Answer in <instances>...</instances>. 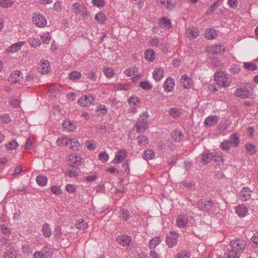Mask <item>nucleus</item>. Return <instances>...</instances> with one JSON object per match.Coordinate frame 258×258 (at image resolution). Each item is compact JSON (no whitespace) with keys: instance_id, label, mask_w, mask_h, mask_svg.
Segmentation results:
<instances>
[{"instance_id":"f257e3e1","label":"nucleus","mask_w":258,"mask_h":258,"mask_svg":"<svg viewBox=\"0 0 258 258\" xmlns=\"http://www.w3.org/2000/svg\"><path fill=\"white\" fill-rule=\"evenodd\" d=\"M149 114L147 111L143 112L140 116L136 124L135 127L136 131L138 133L144 132L148 127L147 119Z\"/></svg>"},{"instance_id":"f03ea898","label":"nucleus","mask_w":258,"mask_h":258,"mask_svg":"<svg viewBox=\"0 0 258 258\" xmlns=\"http://www.w3.org/2000/svg\"><path fill=\"white\" fill-rule=\"evenodd\" d=\"M214 78L215 81L219 86L226 87L230 85L231 80L227 78L223 72H216L214 74Z\"/></svg>"},{"instance_id":"7ed1b4c3","label":"nucleus","mask_w":258,"mask_h":258,"mask_svg":"<svg viewBox=\"0 0 258 258\" xmlns=\"http://www.w3.org/2000/svg\"><path fill=\"white\" fill-rule=\"evenodd\" d=\"M230 245L233 249V250L238 252H242L245 248L246 243L242 239L236 238L231 241Z\"/></svg>"},{"instance_id":"20e7f679","label":"nucleus","mask_w":258,"mask_h":258,"mask_svg":"<svg viewBox=\"0 0 258 258\" xmlns=\"http://www.w3.org/2000/svg\"><path fill=\"white\" fill-rule=\"evenodd\" d=\"M196 206L199 209L208 212L213 207V202L211 201L201 199L198 202Z\"/></svg>"},{"instance_id":"39448f33","label":"nucleus","mask_w":258,"mask_h":258,"mask_svg":"<svg viewBox=\"0 0 258 258\" xmlns=\"http://www.w3.org/2000/svg\"><path fill=\"white\" fill-rule=\"evenodd\" d=\"M32 21L38 27H44L47 23L45 17L39 13H35L33 14Z\"/></svg>"},{"instance_id":"423d86ee","label":"nucleus","mask_w":258,"mask_h":258,"mask_svg":"<svg viewBox=\"0 0 258 258\" xmlns=\"http://www.w3.org/2000/svg\"><path fill=\"white\" fill-rule=\"evenodd\" d=\"M94 99L95 98L91 95H85L79 99L78 103L82 107H86L92 104Z\"/></svg>"},{"instance_id":"0eeeda50","label":"nucleus","mask_w":258,"mask_h":258,"mask_svg":"<svg viewBox=\"0 0 258 258\" xmlns=\"http://www.w3.org/2000/svg\"><path fill=\"white\" fill-rule=\"evenodd\" d=\"M22 79L23 76L21 72L19 70H15L11 73L8 78V81L11 83H16L20 82Z\"/></svg>"},{"instance_id":"6e6552de","label":"nucleus","mask_w":258,"mask_h":258,"mask_svg":"<svg viewBox=\"0 0 258 258\" xmlns=\"http://www.w3.org/2000/svg\"><path fill=\"white\" fill-rule=\"evenodd\" d=\"M177 234L174 231L170 232V235L166 237V242L170 248L173 247L177 243Z\"/></svg>"},{"instance_id":"1a4fd4ad","label":"nucleus","mask_w":258,"mask_h":258,"mask_svg":"<svg viewBox=\"0 0 258 258\" xmlns=\"http://www.w3.org/2000/svg\"><path fill=\"white\" fill-rule=\"evenodd\" d=\"M127 156V152L125 150H120L115 154V158L112 161L113 164H117L121 162Z\"/></svg>"},{"instance_id":"9d476101","label":"nucleus","mask_w":258,"mask_h":258,"mask_svg":"<svg viewBox=\"0 0 258 258\" xmlns=\"http://www.w3.org/2000/svg\"><path fill=\"white\" fill-rule=\"evenodd\" d=\"M49 62L47 60H42L38 67V70L42 74H47L50 70Z\"/></svg>"},{"instance_id":"9b49d317","label":"nucleus","mask_w":258,"mask_h":258,"mask_svg":"<svg viewBox=\"0 0 258 258\" xmlns=\"http://www.w3.org/2000/svg\"><path fill=\"white\" fill-rule=\"evenodd\" d=\"M235 211L236 213L240 217H244L248 212L247 208L243 204H240L235 207Z\"/></svg>"},{"instance_id":"f8f14e48","label":"nucleus","mask_w":258,"mask_h":258,"mask_svg":"<svg viewBox=\"0 0 258 258\" xmlns=\"http://www.w3.org/2000/svg\"><path fill=\"white\" fill-rule=\"evenodd\" d=\"M234 95L238 97L245 99L250 97V92L247 89L237 88L234 92Z\"/></svg>"},{"instance_id":"ddd939ff","label":"nucleus","mask_w":258,"mask_h":258,"mask_svg":"<svg viewBox=\"0 0 258 258\" xmlns=\"http://www.w3.org/2000/svg\"><path fill=\"white\" fill-rule=\"evenodd\" d=\"M181 86L185 89H188L192 84V81L186 75H183L180 78Z\"/></svg>"},{"instance_id":"4468645a","label":"nucleus","mask_w":258,"mask_h":258,"mask_svg":"<svg viewBox=\"0 0 258 258\" xmlns=\"http://www.w3.org/2000/svg\"><path fill=\"white\" fill-rule=\"evenodd\" d=\"M131 240L130 237L126 235L119 236L116 239L117 243L122 246L128 245L131 242Z\"/></svg>"},{"instance_id":"2eb2a0df","label":"nucleus","mask_w":258,"mask_h":258,"mask_svg":"<svg viewBox=\"0 0 258 258\" xmlns=\"http://www.w3.org/2000/svg\"><path fill=\"white\" fill-rule=\"evenodd\" d=\"M219 120V117L217 115L209 116L206 118L204 124L207 126H212L216 124Z\"/></svg>"},{"instance_id":"dca6fc26","label":"nucleus","mask_w":258,"mask_h":258,"mask_svg":"<svg viewBox=\"0 0 258 258\" xmlns=\"http://www.w3.org/2000/svg\"><path fill=\"white\" fill-rule=\"evenodd\" d=\"M251 190L247 187H243L240 192V197L242 201H247L251 198Z\"/></svg>"},{"instance_id":"f3484780","label":"nucleus","mask_w":258,"mask_h":258,"mask_svg":"<svg viewBox=\"0 0 258 258\" xmlns=\"http://www.w3.org/2000/svg\"><path fill=\"white\" fill-rule=\"evenodd\" d=\"M174 86V82L173 80L169 77L168 78L164 83V89L165 91L170 92L172 91Z\"/></svg>"},{"instance_id":"a211bd4d","label":"nucleus","mask_w":258,"mask_h":258,"mask_svg":"<svg viewBox=\"0 0 258 258\" xmlns=\"http://www.w3.org/2000/svg\"><path fill=\"white\" fill-rule=\"evenodd\" d=\"M62 126L64 130L70 132H74L76 128L75 125L69 120H64Z\"/></svg>"},{"instance_id":"6ab92c4d","label":"nucleus","mask_w":258,"mask_h":258,"mask_svg":"<svg viewBox=\"0 0 258 258\" xmlns=\"http://www.w3.org/2000/svg\"><path fill=\"white\" fill-rule=\"evenodd\" d=\"M225 50V47L222 45H215L212 46L209 51L213 54H217L224 52Z\"/></svg>"},{"instance_id":"aec40b11","label":"nucleus","mask_w":258,"mask_h":258,"mask_svg":"<svg viewBox=\"0 0 258 258\" xmlns=\"http://www.w3.org/2000/svg\"><path fill=\"white\" fill-rule=\"evenodd\" d=\"M68 159L72 162V163L69 164V165L72 167H75L76 165L80 163L81 161V157L74 154L69 155L68 156Z\"/></svg>"},{"instance_id":"412c9836","label":"nucleus","mask_w":258,"mask_h":258,"mask_svg":"<svg viewBox=\"0 0 258 258\" xmlns=\"http://www.w3.org/2000/svg\"><path fill=\"white\" fill-rule=\"evenodd\" d=\"M24 42L20 41L15 44L11 45L7 49V51L8 52L14 53L20 49L24 45Z\"/></svg>"},{"instance_id":"4be33fe9","label":"nucleus","mask_w":258,"mask_h":258,"mask_svg":"<svg viewBox=\"0 0 258 258\" xmlns=\"http://www.w3.org/2000/svg\"><path fill=\"white\" fill-rule=\"evenodd\" d=\"M67 145H69L70 148L74 150H78V148L80 146V144L78 140L75 139H71L67 140L66 142Z\"/></svg>"},{"instance_id":"5701e85b","label":"nucleus","mask_w":258,"mask_h":258,"mask_svg":"<svg viewBox=\"0 0 258 258\" xmlns=\"http://www.w3.org/2000/svg\"><path fill=\"white\" fill-rule=\"evenodd\" d=\"M17 251L13 247H10L9 249L5 251L3 257L4 258H16Z\"/></svg>"},{"instance_id":"b1692460","label":"nucleus","mask_w":258,"mask_h":258,"mask_svg":"<svg viewBox=\"0 0 258 258\" xmlns=\"http://www.w3.org/2000/svg\"><path fill=\"white\" fill-rule=\"evenodd\" d=\"M187 222V217L183 214L179 215L176 219L177 226H186Z\"/></svg>"},{"instance_id":"393cba45","label":"nucleus","mask_w":258,"mask_h":258,"mask_svg":"<svg viewBox=\"0 0 258 258\" xmlns=\"http://www.w3.org/2000/svg\"><path fill=\"white\" fill-rule=\"evenodd\" d=\"M199 34V30L197 28H188L186 30L187 36L191 39L197 38Z\"/></svg>"},{"instance_id":"a878e982","label":"nucleus","mask_w":258,"mask_h":258,"mask_svg":"<svg viewBox=\"0 0 258 258\" xmlns=\"http://www.w3.org/2000/svg\"><path fill=\"white\" fill-rule=\"evenodd\" d=\"M163 70L161 68H157L153 72V77L156 81L160 80L163 74Z\"/></svg>"},{"instance_id":"bb28decb","label":"nucleus","mask_w":258,"mask_h":258,"mask_svg":"<svg viewBox=\"0 0 258 258\" xmlns=\"http://www.w3.org/2000/svg\"><path fill=\"white\" fill-rule=\"evenodd\" d=\"M156 53L153 49H147L145 52L146 59L150 61H153L155 57Z\"/></svg>"},{"instance_id":"cd10ccee","label":"nucleus","mask_w":258,"mask_h":258,"mask_svg":"<svg viewBox=\"0 0 258 258\" xmlns=\"http://www.w3.org/2000/svg\"><path fill=\"white\" fill-rule=\"evenodd\" d=\"M205 35L206 38L211 40L215 39L217 37V33L214 29H209L206 31Z\"/></svg>"},{"instance_id":"c85d7f7f","label":"nucleus","mask_w":258,"mask_h":258,"mask_svg":"<svg viewBox=\"0 0 258 258\" xmlns=\"http://www.w3.org/2000/svg\"><path fill=\"white\" fill-rule=\"evenodd\" d=\"M213 154L212 153H203L202 154V162L204 164H207L212 161Z\"/></svg>"},{"instance_id":"c756f323","label":"nucleus","mask_w":258,"mask_h":258,"mask_svg":"<svg viewBox=\"0 0 258 258\" xmlns=\"http://www.w3.org/2000/svg\"><path fill=\"white\" fill-rule=\"evenodd\" d=\"M159 25L161 27L164 28H170L171 27V23L169 19L163 17L159 20Z\"/></svg>"},{"instance_id":"7c9ffc66","label":"nucleus","mask_w":258,"mask_h":258,"mask_svg":"<svg viewBox=\"0 0 258 258\" xmlns=\"http://www.w3.org/2000/svg\"><path fill=\"white\" fill-rule=\"evenodd\" d=\"M154 156L155 153L152 150H148L145 151L143 155V158L146 160L152 159Z\"/></svg>"},{"instance_id":"2f4dec72","label":"nucleus","mask_w":258,"mask_h":258,"mask_svg":"<svg viewBox=\"0 0 258 258\" xmlns=\"http://www.w3.org/2000/svg\"><path fill=\"white\" fill-rule=\"evenodd\" d=\"M47 177L45 175H39L36 177L37 183L40 186H44L47 183Z\"/></svg>"},{"instance_id":"473e14b6","label":"nucleus","mask_w":258,"mask_h":258,"mask_svg":"<svg viewBox=\"0 0 258 258\" xmlns=\"http://www.w3.org/2000/svg\"><path fill=\"white\" fill-rule=\"evenodd\" d=\"M230 143L232 144L234 147H236L239 143V140L236 133L232 134L230 137Z\"/></svg>"},{"instance_id":"72a5a7b5","label":"nucleus","mask_w":258,"mask_h":258,"mask_svg":"<svg viewBox=\"0 0 258 258\" xmlns=\"http://www.w3.org/2000/svg\"><path fill=\"white\" fill-rule=\"evenodd\" d=\"M160 238L158 236L153 238L149 242L150 248H154L160 243Z\"/></svg>"},{"instance_id":"f704fd0d","label":"nucleus","mask_w":258,"mask_h":258,"mask_svg":"<svg viewBox=\"0 0 258 258\" xmlns=\"http://www.w3.org/2000/svg\"><path fill=\"white\" fill-rule=\"evenodd\" d=\"M82 76L80 72L78 71H73L69 74V78L71 80L79 79Z\"/></svg>"},{"instance_id":"c9c22d12","label":"nucleus","mask_w":258,"mask_h":258,"mask_svg":"<svg viewBox=\"0 0 258 258\" xmlns=\"http://www.w3.org/2000/svg\"><path fill=\"white\" fill-rule=\"evenodd\" d=\"M106 19V16L103 13H99L95 16V19L96 21L101 24H103L105 22Z\"/></svg>"},{"instance_id":"e433bc0d","label":"nucleus","mask_w":258,"mask_h":258,"mask_svg":"<svg viewBox=\"0 0 258 258\" xmlns=\"http://www.w3.org/2000/svg\"><path fill=\"white\" fill-rule=\"evenodd\" d=\"M18 144L15 140H12L6 145V148L9 150H15L18 147Z\"/></svg>"},{"instance_id":"4c0bfd02","label":"nucleus","mask_w":258,"mask_h":258,"mask_svg":"<svg viewBox=\"0 0 258 258\" xmlns=\"http://www.w3.org/2000/svg\"><path fill=\"white\" fill-rule=\"evenodd\" d=\"M245 148L247 152L250 154L254 155L256 153V150L255 146L251 143H247L245 144Z\"/></svg>"},{"instance_id":"58836bf2","label":"nucleus","mask_w":258,"mask_h":258,"mask_svg":"<svg viewBox=\"0 0 258 258\" xmlns=\"http://www.w3.org/2000/svg\"><path fill=\"white\" fill-rule=\"evenodd\" d=\"M225 258H239L236 251L234 250H230L227 251L225 253Z\"/></svg>"},{"instance_id":"ea45409f","label":"nucleus","mask_w":258,"mask_h":258,"mask_svg":"<svg viewBox=\"0 0 258 258\" xmlns=\"http://www.w3.org/2000/svg\"><path fill=\"white\" fill-rule=\"evenodd\" d=\"M138 144L140 146H145L148 143V139L145 136H140L138 137Z\"/></svg>"},{"instance_id":"a19ab883","label":"nucleus","mask_w":258,"mask_h":258,"mask_svg":"<svg viewBox=\"0 0 258 258\" xmlns=\"http://www.w3.org/2000/svg\"><path fill=\"white\" fill-rule=\"evenodd\" d=\"M96 111L98 112L99 115H105L107 112V109L105 105H100L97 107Z\"/></svg>"},{"instance_id":"79ce46f5","label":"nucleus","mask_w":258,"mask_h":258,"mask_svg":"<svg viewBox=\"0 0 258 258\" xmlns=\"http://www.w3.org/2000/svg\"><path fill=\"white\" fill-rule=\"evenodd\" d=\"M243 66L245 68L250 71H254L257 69V66L255 63L251 62H244Z\"/></svg>"},{"instance_id":"37998d69","label":"nucleus","mask_w":258,"mask_h":258,"mask_svg":"<svg viewBox=\"0 0 258 258\" xmlns=\"http://www.w3.org/2000/svg\"><path fill=\"white\" fill-rule=\"evenodd\" d=\"M41 38L44 43L48 44L50 41L51 36L50 33L48 32H46L42 34Z\"/></svg>"},{"instance_id":"c03bdc74","label":"nucleus","mask_w":258,"mask_h":258,"mask_svg":"<svg viewBox=\"0 0 258 258\" xmlns=\"http://www.w3.org/2000/svg\"><path fill=\"white\" fill-rule=\"evenodd\" d=\"M13 2L12 0H2L0 1V6L9 8L12 6Z\"/></svg>"},{"instance_id":"a18cd8bd","label":"nucleus","mask_w":258,"mask_h":258,"mask_svg":"<svg viewBox=\"0 0 258 258\" xmlns=\"http://www.w3.org/2000/svg\"><path fill=\"white\" fill-rule=\"evenodd\" d=\"M159 40L158 38H151L149 41V45L152 47H158Z\"/></svg>"},{"instance_id":"49530a36","label":"nucleus","mask_w":258,"mask_h":258,"mask_svg":"<svg viewBox=\"0 0 258 258\" xmlns=\"http://www.w3.org/2000/svg\"><path fill=\"white\" fill-rule=\"evenodd\" d=\"M98 158L102 162L105 163L108 161L109 156L105 152H102L99 154Z\"/></svg>"},{"instance_id":"de8ad7c7","label":"nucleus","mask_w":258,"mask_h":258,"mask_svg":"<svg viewBox=\"0 0 258 258\" xmlns=\"http://www.w3.org/2000/svg\"><path fill=\"white\" fill-rule=\"evenodd\" d=\"M170 115L173 117H176L179 116L180 111L176 108H171L169 110Z\"/></svg>"},{"instance_id":"09e8293b","label":"nucleus","mask_w":258,"mask_h":258,"mask_svg":"<svg viewBox=\"0 0 258 258\" xmlns=\"http://www.w3.org/2000/svg\"><path fill=\"white\" fill-rule=\"evenodd\" d=\"M121 217L123 220H127L130 217L129 212L127 210L121 209L120 210Z\"/></svg>"},{"instance_id":"8fccbe9b","label":"nucleus","mask_w":258,"mask_h":258,"mask_svg":"<svg viewBox=\"0 0 258 258\" xmlns=\"http://www.w3.org/2000/svg\"><path fill=\"white\" fill-rule=\"evenodd\" d=\"M230 142L228 140H224L220 145V148L222 150L227 151L229 150Z\"/></svg>"},{"instance_id":"3c124183","label":"nucleus","mask_w":258,"mask_h":258,"mask_svg":"<svg viewBox=\"0 0 258 258\" xmlns=\"http://www.w3.org/2000/svg\"><path fill=\"white\" fill-rule=\"evenodd\" d=\"M103 72L105 75L108 78H111L114 75L113 70L111 68H104Z\"/></svg>"},{"instance_id":"603ef678","label":"nucleus","mask_w":258,"mask_h":258,"mask_svg":"<svg viewBox=\"0 0 258 258\" xmlns=\"http://www.w3.org/2000/svg\"><path fill=\"white\" fill-rule=\"evenodd\" d=\"M128 103L131 105L136 106L139 103V99L136 96H132L129 99Z\"/></svg>"},{"instance_id":"864d4df0","label":"nucleus","mask_w":258,"mask_h":258,"mask_svg":"<svg viewBox=\"0 0 258 258\" xmlns=\"http://www.w3.org/2000/svg\"><path fill=\"white\" fill-rule=\"evenodd\" d=\"M92 4L98 8H102L105 6L104 0H92Z\"/></svg>"},{"instance_id":"5fc2aeb1","label":"nucleus","mask_w":258,"mask_h":258,"mask_svg":"<svg viewBox=\"0 0 258 258\" xmlns=\"http://www.w3.org/2000/svg\"><path fill=\"white\" fill-rule=\"evenodd\" d=\"M140 85V87L145 90H150L152 88V86L147 81L141 82Z\"/></svg>"},{"instance_id":"6e6d98bb","label":"nucleus","mask_w":258,"mask_h":258,"mask_svg":"<svg viewBox=\"0 0 258 258\" xmlns=\"http://www.w3.org/2000/svg\"><path fill=\"white\" fill-rule=\"evenodd\" d=\"M49 256V254L42 253V252L37 251L33 255L34 258H45Z\"/></svg>"},{"instance_id":"4d7b16f0","label":"nucleus","mask_w":258,"mask_h":258,"mask_svg":"<svg viewBox=\"0 0 258 258\" xmlns=\"http://www.w3.org/2000/svg\"><path fill=\"white\" fill-rule=\"evenodd\" d=\"M42 230L44 236L49 237L51 236V230H50L49 227H43Z\"/></svg>"},{"instance_id":"13d9d810","label":"nucleus","mask_w":258,"mask_h":258,"mask_svg":"<svg viewBox=\"0 0 258 258\" xmlns=\"http://www.w3.org/2000/svg\"><path fill=\"white\" fill-rule=\"evenodd\" d=\"M33 146V140L31 138H28L25 143L24 149L25 150H30Z\"/></svg>"},{"instance_id":"bf43d9fd","label":"nucleus","mask_w":258,"mask_h":258,"mask_svg":"<svg viewBox=\"0 0 258 258\" xmlns=\"http://www.w3.org/2000/svg\"><path fill=\"white\" fill-rule=\"evenodd\" d=\"M86 75L87 76V78L90 80H92L94 81H96L97 80V75L95 72H88L86 74Z\"/></svg>"},{"instance_id":"052dcab7","label":"nucleus","mask_w":258,"mask_h":258,"mask_svg":"<svg viewBox=\"0 0 258 258\" xmlns=\"http://www.w3.org/2000/svg\"><path fill=\"white\" fill-rule=\"evenodd\" d=\"M229 124V123L228 121H225L224 122H221L219 125V130L220 131H224L228 127Z\"/></svg>"},{"instance_id":"680f3d73","label":"nucleus","mask_w":258,"mask_h":258,"mask_svg":"<svg viewBox=\"0 0 258 258\" xmlns=\"http://www.w3.org/2000/svg\"><path fill=\"white\" fill-rule=\"evenodd\" d=\"M219 3L218 1L215 2L211 7H210L207 11V14L210 15L214 11L215 8L217 6Z\"/></svg>"},{"instance_id":"e2e57ef3","label":"nucleus","mask_w":258,"mask_h":258,"mask_svg":"<svg viewBox=\"0 0 258 258\" xmlns=\"http://www.w3.org/2000/svg\"><path fill=\"white\" fill-rule=\"evenodd\" d=\"M66 190L70 193L73 194L76 191V187L75 185L71 184H68L66 186Z\"/></svg>"},{"instance_id":"0e129e2a","label":"nucleus","mask_w":258,"mask_h":258,"mask_svg":"<svg viewBox=\"0 0 258 258\" xmlns=\"http://www.w3.org/2000/svg\"><path fill=\"white\" fill-rule=\"evenodd\" d=\"M190 254L186 251H181L179 252L176 256V258H189Z\"/></svg>"},{"instance_id":"69168bd1","label":"nucleus","mask_w":258,"mask_h":258,"mask_svg":"<svg viewBox=\"0 0 258 258\" xmlns=\"http://www.w3.org/2000/svg\"><path fill=\"white\" fill-rule=\"evenodd\" d=\"M212 160L214 161L216 164L219 163L220 162H222L223 159L222 156H216L213 154Z\"/></svg>"},{"instance_id":"338daca9","label":"nucleus","mask_w":258,"mask_h":258,"mask_svg":"<svg viewBox=\"0 0 258 258\" xmlns=\"http://www.w3.org/2000/svg\"><path fill=\"white\" fill-rule=\"evenodd\" d=\"M51 191L55 195H60L61 193L60 188L56 185H53L51 187Z\"/></svg>"},{"instance_id":"774afa93","label":"nucleus","mask_w":258,"mask_h":258,"mask_svg":"<svg viewBox=\"0 0 258 258\" xmlns=\"http://www.w3.org/2000/svg\"><path fill=\"white\" fill-rule=\"evenodd\" d=\"M87 148L89 150H94L96 148V145L92 141H88L86 143Z\"/></svg>"}]
</instances>
